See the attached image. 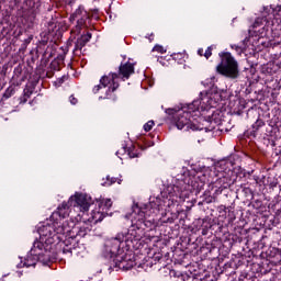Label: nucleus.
Listing matches in <instances>:
<instances>
[{
  "label": "nucleus",
  "instance_id": "f257e3e1",
  "mask_svg": "<svg viewBox=\"0 0 281 281\" xmlns=\"http://www.w3.org/2000/svg\"><path fill=\"white\" fill-rule=\"evenodd\" d=\"M69 202H63L50 215L52 224L43 225L38 228L40 240H43L45 245H54L56 240H61L65 234L69 238H74L78 232V227H71L69 222H63L64 218L69 216Z\"/></svg>",
  "mask_w": 281,
  "mask_h": 281
},
{
  "label": "nucleus",
  "instance_id": "f03ea898",
  "mask_svg": "<svg viewBox=\"0 0 281 281\" xmlns=\"http://www.w3.org/2000/svg\"><path fill=\"white\" fill-rule=\"evenodd\" d=\"M225 92H201L200 98L194 100L192 104L189 105L188 110H180L176 115V126L179 131H203V126L196 124L194 119L192 120V113L196 111H209L214 106L212 98L210 95H222Z\"/></svg>",
  "mask_w": 281,
  "mask_h": 281
},
{
  "label": "nucleus",
  "instance_id": "7ed1b4c3",
  "mask_svg": "<svg viewBox=\"0 0 281 281\" xmlns=\"http://www.w3.org/2000/svg\"><path fill=\"white\" fill-rule=\"evenodd\" d=\"M135 74V65L131 61H127L125 64H121L119 67V74L111 72L108 76H103L100 79V85L95 86L93 88V93H98L100 89H106L105 95L103 97V100H115L116 97L115 91H117L120 83L117 82L119 78H122L123 80H128L131 76Z\"/></svg>",
  "mask_w": 281,
  "mask_h": 281
},
{
  "label": "nucleus",
  "instance_id": "20e7f679",
  "mask_svg": "<svg viewBox=\"0 0 281 281\" xmlns=\"http://www.w3.org/2000/svg\"><path fill=\"white\" fill-rule=\"evenodd\" d=\"M132 218V226L128 232L124 234L125 243H128V240H131V243H133V240H142L144 231L154 225L153 220H147L146 212L137 205L133 207Z\"/></svg>",
  "mask_w": 281,
  "mask_h": 281
},
{
  "label": "nucleus",
  "instance_id": "39448f33",
  "mask_svg": "<svg viewBox=\"0 0 281 281\" xmlns=\"http://www.w3.org/2000/svg\"><path fill=\"white\" fill-rule=\"evenodd\" d=\"M221 63L216 66V72L225 78L236 79L238 77V61L229 53L220 54Z\"/></svg>",
  "mask_w": 281,
  "mask_h": 281
},
{
  "label": "nucleus",
  "instance_id": "423d86ee",
  "mask_svg": "<svg viewBox=\"0 0 281 281\" xmlns=\"http://www.w3.org/2000/svg\"><path fill=\"white\" fill-rule=\"evenodd\" d=\"M43 239L41 241L35 240L30 254L25 258L23 267H36V262H47L49 260V255L47 250H44Z\"/></svg>",
  "mask_w": 281,
  "mask_h": 281
},
{
  "label": "nucleus",
  "instance_id": "0eeeda50",
  "mask_svg": "<svg viewBox=\"0 0 281 281\" xmlns=\"http://www.w3.org/2000/svg\"><path fill=\"white\" fill-rule=\"evenodd\" d=\"M68 203L74 207H79L81 212H89V207H91V198L87 194L76 193L70 196Z\"/></svg>",
  "mask_w": 281,
  "mask_h": 281
},
{
  "label": "nucleus",
  "instance_id": "6e6552de",
  "mask_svg": "<svg viewBox=\"0 0 281 281\" xmlns=\"http://www.w3.org/2000/svg\"><path fill=\"white\" fill-rule=\"evenodd\" d=\"M126 236L124 233H119L116 237L108 240L106 249L111 254V258H117L120 256V247L122 246V243H125Z\"/></svg>",
  "mask_w": 281,
  "mask_h": 281
},
{
  "label": "nucleus",
  "instance_id": "1a4fd4ad",
  "mask_svg": "<svg viewBox=\"0 0 281 281\" xmlns=\"http://www.w3.org/2000/svg\"><path fill=\"white\" fill-rule=\"evenodd\" d=\"M114 261L119 269H124V271H128V269H133V267H135V255H133V252L119 255L116 256Z\"/></svg>",
  "mask_w": 281,
  "mask_h": 281
},
{
  "label": "nucleus",
  "instance_id": "9d476101",
  "mask_svg": "<svg viewBox=\"0 0 281 281\" xmlns=\"http://www.w3.org/2000/svg\"><path fill=\"white\" fill-rule=\"evenodd\" d=\"M89 20V13L85 10V8L79 7L71 15L70 21H77V27L80 30L85 23Z\"/></svg>",
  "mask_w": 281,
  "mask_h": 281
},
{
  "label": "nucleus",
  "instance_id": "9b49d317",
  "mask_svg": "<svg viewBox=\"0 0 281 281\" xmlns=\"http://www.w3.org/2000/svg\"><path fill=\"white\" fill-rule=\"evenodd\" d=\"M77 236H85V234H82V233L80 232V229H78V232L75 233V236H74V237H69V236H67V234H64V235L61 236V239L56 240V241H54V243H60V240H64L65 247L63 248V254H69V255H71V251H74V247L71 246V240H72V243H76Z\"/></svg>",
  "mask_w": 281,
  "mask_h": 281
},
{
  "label": "nucleus",
  "instance_id": "f8f14e48",
  "mask_svg": "<svg viewBox=\"0 0 281 281\" xmlns=\"http://www.w3.org/2000/svg\"><path fill=\"white\" fill-rule=\"evenodd\" d=\"M213 183L218 190H227L232 186V177H229V173L220 172Z\"/></svg>",
  "mask_w": 281,
  "mask_h": 281
},
{
  "label": "nucleus",
  "instance_id": "ddd939ff",
  "mask_svg": "<svg viewBox=\"0 0 281 281\" xmlns=\"http://www.w3.org/2000/svg\"><path fill=\"white\" fill-rule=\"evenodd\" d=\"M91 41V33H87L86 35H81L80 38L77 40L74 54H81L82 47L87 45Z\"/></svg>",
  "mask_w": 281,
  "mask_h": 281
},
{
  "label": "nucleus",
  "instance_id": "4468645a",
  "mask_svg": "<svg viewBox=\"0 0 281 281\" xmlns=\"http://www.w3.org/2000/svg\"><path fill=\"white\" fill-rule=\"evenodd\" d=\"M104 216H106V213H103L102 210L99 209V211H92L91 217H89L88 221L91 223H101V221L104 220Z\"/></svg>",
  "mask_w": 281,
  "mask_h": 281
},
{
  "label": "nucleus",
  "instance_id": "2eb2a0df",
  "mask_svg": "<svg viewBox=\"0 0 281 281\" xmlns=\"http://www.w3.org/2000/svg\"><path fill=\"white\" fill-rule=\"evenodd\" d=\"M112 205H113V201H111V199H105L99 203V210H101L105 214H109L106 212L111 210Z\"/></svg>",
  "mask_w": 281,
  "mask_h": 281
},
{
  "label": "nucleus",
  "instance_id": "dca6fc26",
  "mask_svg": "<svg viewBox=\"0 0 281 281\" xmlns=\"http://www.w3.org/2000/svg\"><path fill=\"white\" fill-rule=\"evenodd\" d=\"M270 14H272L273 19H276V10L271 7H265L262 16H265V19H267V16H270Z\"/></svg>",
  "mask_w": 281,
  "mask_h": 281
},
{
  "label": "nucleus",
  "instance_id": "f3484780",
  "mask_svg": "<svg viewBox=\"0 0 281 281\" xmlns=\"http://www.w3.org/2000/svg\"><path fill=\"white\" fill-rule=\"evenodd\" d=\"M172 190H173V195L179 196V199H181V196H183V190H186V188L181 186H173Z\"/></svg>",
  "mask_w": 281,
  "mask_h": 281
},
{
  "label": "nucleus",
  "instance_id": "a211bd4d",
  "mask_svg": "<svg viewBox=\"0 0 281 281\" xmlns=\"http://www.w3.org/2000/svg\"><path fill=\"white\" fill-rule=\"evenodd\" d=\"M113 183H122V179L120 178H114V177H106V182H104V186H113Z\"/></svg>",
  "mask_w": 281,
  "mask_h": 281
},
{
  "label": "nucleus",
  "instance_id": "6ab92c4d",
  "mask_svg": "<svg viewBox=\"0 0 281 281\" xmlns=\"http://www.w3.org/2000/svg\"><path fill=\"white\" fill-rule=\"evenodd\" d=\"M153 126H155V121H148L145 125H144V131L146 133L153 131Z\"/></svg>",
  "mask_w": 281,
  "mask_h": 281
},
{
  "label": "nucleus",
  "instance_id": "aec40b11",
  "mask_svg": "<svg viewBox=\"0 0 281 281\" xmlns=\"http://www.w3.org/2000/svg\"><path fill=\"white\" fill-rule=\"evenodd\" d=\"M14 93H15L14 88L9 87V88L5 90L4 95H5L7 98H10L11 95H14Z\"/></svg>",
  "mask_w": 281,
  "mask_h": 281
},
{
  "label": "nucleus",
  "instance_id": "412c9836",
  "mask_svg": "<svg viewBox=\"0 0 281 281\" xmlns=\"http://www.w3.org/2000/svg\"><path fill=\"white\" fill-rule=\"evenodd\" d=\"M65 80H67V76H63L60 78H58L56 81H55V85L57 87H60V85H63V82H65Z\"/></svg>",
  "mask_w": 281,
  "mask_h": 281
},
{
  "label": "nucleus",
  "instance_id": "4be33fe9",
  "mask_svg": "<svg viewBox=\"0 0 281 281\" xmlns=\"http://www.w3.org/2000/svg\"><path fill=\"white\" fill-rule=\"evenodd\" d=\"M30 100V94H24L23 97L20 98V104H25Z\"/></svg>",
  "mask_w": 281,
  "mask_h": 281
},
{
  "label": "nucleus",
  "instance_id": "5701e85b",
  "mask_svg": "<svg viewBox=\"0 0 281 281\" xmlns=\"http://www.w3.org/2000/svg\"><path fill=\"white\" fill-rule=\"evenodd\" d=\"M212 56V46H209L207 49L204 53V58H210Z\"/></svg>",
  "mask_w": 281,
  "mask_h": 281
},
{
  "label": "nucleus",
  "instance_id": "b1692460",
  "mask_svg": "<svg viewBox=\"0 0 281 281\" xmlns=\"http://www.w3.org/2000/svg\"><path fill=\"white\" fill-rule=\"evenodd\" d=\"M69 102H70V104H78V99L76 98V97H74V95H70L69 97Z\"/></svg>",
  "mask_w": 281,
  "mask_h": 281
},
{
  "label": "nucleus",
  "instance_id": "393cba45",
  "mask_svg": "<svg viewBox=\"0 0 281 281\" xmlns=\"http://www.w3.org/2000/svg\"><path fill=\"white\" fill-rule=\"evenodd\" d=\"M232 48L236 49V52L239 53V54L243 52V47L237 46V45H233Z\"/></svg>",
  "mask_w": 281,
  "mask_h": 281
},
{
  "label": "nucleus",
  "instance_id": "a878e982",
  "mask_svg": "<svg viewBox=\"0 0 281 281\" xmlns=\"http://www.w3.org/2000/svg\"><path fill=\"white\" fill-rule=\"evenodd\" d=\"M155 52H160L161 54H164V47L161 46H155Z\"/></svg>",
  "mask_w": 281,
  "mask_h": 281
},
{
  "label": "nucleus",
  "instance_id": "bb28decb",
  "mask_svg": "<svg viewBox=\"0 0 281 281\" xmlns=\"http://www.w3.org/2000/svg\"><path fill=\"white\" fill-rule=\"evenodd\" d=\"M128 157H131V159H135V157H137V154L128 151Z\"/></svg>",
  "mask_w": 281,
  "mask_h": 281
},
{
  "label": "nucleus",
  "instance_id": "cd10ccee",
  "mask_svg": "<svg viewBox=\"0 0 281 281\" xmlns=\"http://www.w3.org/2000/svg\"><path fill=\"white\" fill-rule=\"evenodd\" d=\"M198 54H199V56H204V50H203V48H200V49H198Z\"/></svg>",
  "mask_w": 281,
  "mask_h": 281
},
{
  "label": "nucleus",
  "instance_id": "c85d7f7f",
  "mask_svg": "<svg viewBox=\"0 0 281 281\" xmlns=\"http://www.w3.org/2000/svg\"><path fill=\"white\" fill-rule=\"evenodd\" d=\"M180 186H186V183L181 182Z\"/></svg>",
  "mask_w": 281,
  "mask_h": 281
},
{
  "label": "nucleus",
  "instance_id": "c756f323",
  "mask_svg": "<svg viewBox=\"0 0 281 281\" xmlns=\"http://www.w3.org/2000/svg\"><path fill=\"white\" fill-rule=\"evenodd\" d=\"M116 155H120V151H116Z\"/></svg>",
  "mask_w": 281,
  "mask_h": 281
}]
</instances>
